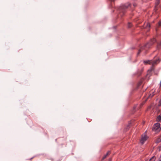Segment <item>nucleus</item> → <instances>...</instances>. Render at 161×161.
<instances>
[{"label": "nucleus", "instance_id": "1", "mask_svg": "<svg viewBox=\"0 0 161 161\" xmlns=\"http://www.w3.org/2000/svg\"><path fill=\"white\" fill-rule=\"evenodd\" d=\"M130 3H128L119 7L118 8V10L119 11L118 16L121 17L123 16L126 12V10L130 6Z\"/></svg>", "mask_w": 161, "mask_h": 161}, {"label": "nucleus", "instance_id": "2", "mask_svg": "<svg viewBox=\"0 0 161 161\" xmlns=\"http://www.w3.org/2000/svg\"><path fill=\"white\" fill-rule=\"evenodd\" d=\"M156 41L155 38H153L151 39L150 41L147 43L146 45L142 47L139 50L137 54H139L142 51V50L144 49L145 47H147V48H149L151 46L153 45L155 42H156Z\"/></svg>", "mask_w": 161, "mask_h": 161}, {"label": "nucleus", "instance_id": "3", "mask_svg": "<svg viewBox=\"0 0 161 161\" xmlns=\"http://www.w3.org/2000/svg\"><path fill=\"white\" fill-rule=\"evenodd\" d=\"M160 61V60L159 58H157L155 60H151V64L152 65L151 68V71L154 69V66L159 63Z\"/></svg>", "mask_w": 161, "mask_h": 161}, {"label": "nucleus", "instance_id": "4", "mask_svg": "<svg viewBox=\"0 0 161 161\" xmlns=\"http://www.w3.org/2000/svg\"><path fill=\"white\" fill-rule=\"evenodd\" d=\"M160 124L159 123H157L154 124L152 128V130L156 132H158L160 130Z\"/></svg>", "mask_w": 161, "mask_h": 161}, {"label": "nucleus", "instance_id": "5", "mask_svg": "<svg viewBox=\"0 0 161 161\" xmlns=\"http://www.w3.org/2000/svg\"><path fill=\"white\" fill-rule=\"evenodd\" d=\"M155 91V90H152V91L150 92V93L149 94L148 96L145 99V102H146V101L148 98H152L154 96V92Z\"/></svg>", "mask_w": 161, "mask_h": 161}, {"label": "nucleus", "instance_id": "6", "mask_svg": "<svg viewBox=\"0 0 161 161\" xmlns=\"http://www.w3.org/2000/svg\"><path fill=\"white\" fill-rule=\"evenodd\" d=\"M155 91V90H152V91L150 92V93L149 94L148 96L145 99V102H146V101L148 98H152L154 96V92Z\"/></svg>", "mask_w": 161, "mask_h": 161}, {"label": "nucleus", "instance_id": "7", "mask_svg": "<svg viewBox=\"0 0 161 161\" xmlns=\"http://www.w3.org/2000/svg\"><path fill=\"white\" fill-rule=\"evenodd\" d=\"M147 136L146 135H144V136H142V138L140 140L141 143L142 144L147 140Z\"/></svg>", "mask_w": 161, "mask_h": 161}, {"label": "nucleus", "instance_id": "8", "mask_svg": "<svg viewBox=\"0 0 161 161\" xmlns=\"http://www.w3.org/2000/svg\"><path fill=\"white\" fill-rule=\"evenodd\" d=\"M143 69H142L140 70H138L137 72L136 73H135L134 75L137 76H140L142 74V73L143 71Z\"/></svg>", "mask_w": 161, "mask_h": 161}, {"label": "nucleus", "instance_id": "9", "mask_svg": "<svg viewBox=\"0 0 161 161\" xmlns=\"http://www.w3.org/2000/svg\"><path fill=\"white\" fill-rule=\"evenodd\" d=\"M144 27L145 28L148 29V31L149 30L150 28V24L149 23H146L144 25Z\"/></svg>", "mask_w": 161, "mask_h": 161}, {"label": "nucleus", "instance_id": "10", "mask_svg": "<svg viewBox=\"0 0 161 161\" xmlns=\"http://www.w3.org/2000/svg\"><path fill=\"white\" fill-rule=\"evenodd\" d=\"M160 142H161V135L158 136L155 141V142L156 143H158Z\"/></svg>", "mask_w": 161, "mask_h": 161}, {"label": "nucleus", "instance_id": "11", "mask_svg": "<svg viewBox=\"0 0 161 161\" xmlns=\"http://www.w3.org/2000/svg\"><path fill=\"white\" fill-rule=\"evenodd\" d=\"M110 154V151H108L106 153V154L103 157L102 160L104 159L108 155Z\"/></svg>", "mask_w": 161, "mask_h": 161}, {"label": "nucleus", "instance_id": "12", "mask_svg": "<svg viewBox=\"0 0 161 161\" xmlns=\"http://www.w3.org/2000/svg\"><path fill=\"white\" fill-rule=\"evenodd\" d=\"M156 120L157 121L161 122V113L157 117Z\"/></svg>", "mask_w": 161, "mask_h": 161}, {"label": "nucleus", "instance_id": "13", "mask_svg": "<svg viewBox=\"0 0 161 161\" xmlns=\"http://www.w3.org/2000/svg\"><path fill=\"white\" fill-rule=\"evenodd\" d=\"M143 63L145 64H151V60H144Z\"/></svg>", "mask_w": 161, "mask_h": 161}, {"label": "nucleus", "instance_id": "14", "mask_svg": "<svg viewBox=\"0 0 161 161\" xmlns=\"http://www.w3.org/2000/svg\"><path fill=\"white\" fill-rule=\"evenodd\" d=\"M131 125V122L130 121L129 122L128 125L127 126V127L126 128V131L129 128L130 126V125Z\"/></svg>", "mask_w": 161, "mask_h": 161}, {"label": "nucleus", "instance_id": "15", "mask_svg": "<svg viewBox=\"0 0 161 161\" xmlns=\"http://www.w3.org/2000/svg\"><path fill=\"white\" fill-rule=\"evenodd\" d=\"M160 46H161V41L159 43H157V48H160Z\"/></svg>", "mask_w": 161, "mask_h": 161}, {"label": "nucleus", "instance_id": "16", "mask_svg": "<svg viewBox=\"0 0 161 161\" xmlns=\"http://www.w3.org/2000/svg\"><path fill=\"white\" fill-rule=\"evenodd\" d=\"M132 24L131 23H130V22H129L128 23V27L129 28H130V27H131L132 26Z\"/></svg>", "mask_w": 161, "mask_h": 161}, {"label": "nucleus", "instance_id": "17", "mask_svg": "<svg viewBox=\"0 0 161 161\" xmlns=\"http://www.w3.org/2000/svg\"><path fill=\"white\" fill-rule=\"evenodd\" d=\"M157 151L159 152L161 151V145L158 147L157 149Z\"/></svg>", "mask_w": 161, "mask_h": 161}, {"label": "nucleus", "instance_id": "18", "mask_svg": "<svg viewBox=\"0 0 161 161\" xmlns=\"http://www.w3.org/2000/svg\"><path fill=\"white\" fill-rule=\"evenodd\" d=\"M159 0H157L156 2V5H158L159 3Z\"/></svg>", "mask_w": 161, "mask_h": 161}, {"label": "nucleus", "instance_id": "19", "mask_svg": "<svg viewBox=\"0 0 161 161\" xmlns=\"http://www.w3.org/2000/svg\"><path fill=\"white\" fill-rule=\"evenodd\" d=\"M158 105L159 106L161 107V99L159 101Z\"/></svg>", "mask_w": 161, "mask_h": 161}, {"label": "nucleus", "instance_id": "20", "mask_svg": "<svg viewBox=\"0 0 161 161\" xmlns=\"http://www.w3.org/2000/svg\"><path fill=\"white\" fill-rule=\"evenodd\" d=\"M158 24L159 26H161V21L159 22Z\"/></svg>", "mask_w": 161, "mask_h": 161}, {"label": "nucleus", "instance_id": "21", "mask_svg": "<svg viewBox=\"0 0 161 161\" xmlns=\"http://www.w3.org/2000/svg\"><path fill=\"white\" fill-rule=\"evenodd\" d=\"M158 161H161V157H160L159 158Z\"/></svg>", "mask_w": 161, "mask_h": 161}, {"label": "nucleus", "instance_id": "22", "mask_svg": "<svg viewBox=\"0 0 161 161\" xmlns=\"http://www.w3.org/2000/svg\"><path fill=\"white\" fill-rule=\"evenodd\" d=\"M159 84H160V87H161V81H160V82Z\"/></svg>", "mask_w": 161, "mask_h": 161}, {"label": "nucleus", "instance_id": "23", "mask_svg": "<svg viewBox=\"0 0 161 161\" xmlns=\"http://www.w3.org/2000/svg\"><path fill=\"white\" fill-rule=\"evenodd\" d=\"M111 2H114V0H109Z\"/></svg>", "mask_w": 161, "mask_h": 161}, {"label": "nucleus", "instance_id": "24", "mask_svg": "<svg viewBox=\"0 0 161 161\" xmlns=\"http://www.w3.org/2000/svg\"><path fill=\"white\" fill-rule=\"evenodd\" d=\"M160 157H161V155H160Z\"/></svg>", "mask_w": 161, "mask_h": 161}, {"label": "nucleus", "instance_id": "25", "mask_svg": "<svg viewBox=\"0 0 161 161\" xmlns=\"http://www.w3.org/2000/svg\"><path fill=\"white\" fill-rule=\"evenodd\" d=\"M141 84V83H140L139 85H140Z\"/></svg>", "mask_w": 161, "mask_h": 161}, {"label": "nucleus", "instance_id": "26", "mask_svg": "<svg viewBox=\"0 0 161 161\" xmlns=\"http://www.w3.org/2000/svg\"><path fill=\"white\" fill-rule=\"evenodd\" d=\"M109 160H111V159H109Z\"/></svg>", "mask_w": 161, "mask_h": 161}]
</instances>
